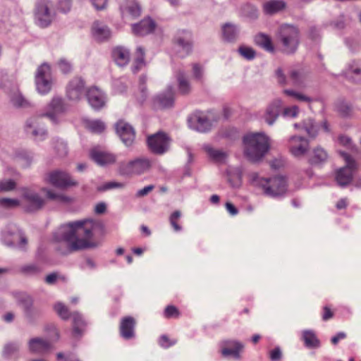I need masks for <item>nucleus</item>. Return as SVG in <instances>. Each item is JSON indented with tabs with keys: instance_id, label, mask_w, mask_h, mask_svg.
<instances>
[{
	"instance_id": "nucleus-1",
	"label": "nucleus",
	"mask_w": 361,
	"mask_h": 361,
	"mask_svg": "<svg viewBox=\"0 0 361 361\" xmlns=\"http://www.w3.org/2000/svg\"><path fill=\"white\" fill-rule=\"evenodd\" d=\"M99 223L93 219H83L62 225L55 234L57 242H64L70 252L95 247L93 232Z\"/></svg>"
},
{
	"instance_id": "nucleus-2",
	"label": "nucleus",
	"mask_w": 361,
	"mask_h": 361,
	"mask_svg": "<svg viewBox=\"0 0 361 361\" xmlns=\"http://www.w3.org/2000/svg\"><path fill=\"white\" fill-rule=\"evenodd\" d=\"M244 154L252 162L261 160L269 149V142L267 136L262 133H250L243 139Z\"/></svg>"
},
{
	"instance_id": "nucleus-3",
	"label": "nucleus",
	"mask_w": 361,
	"mask_h": 361,
	"mask_svg": "<svg viewBox=\"0 0 361 361\" xmlns=\"http://www.w3.org/2000/svg\"><path fill=\"white\" fill-rule=\"evenodd\" d=\"M248 177L252 185L262 188L268 196L283 195L287 191V180L284 176H276L264 178L259 177L257 173L252 172Z\"/></svg>"
},
{
	"instance_id": "nucleus-4",
	"label": "nucleus",
	"mask_w": 361,
	"mask_h": 361,
	"mask_svg": "<svg viewBox=\"0 0 361 361\" xmlns=\"http://www.w3.org/2000/svg\"><path fill=\"white\" fill-rule=\"evenodd\" d=\"M278 40L281 44L283 53L286 54H294L300 44L298 29L293 25H282L278 34Z\"/></svg>"
},
{
	"instance_id": "nucleus-5",
	"label": "nucleus",
	"mask_w": 361,
	"mask_h": 361,
	"mask_svg": "<svg viewBox=\"0 0 361 361\" xmlns=\"http://www.w3.org/2000/svg\"><path fill=\"white\" fill-rule=\"evenodd\" d=\"M175 54L180 58H185L192 51L193 39L192 33L186 30H178L172 39Z\"/></svg>"
},
{
	"instance_id": "nucleus-6",
	"label": "nucleus",
	"mask_w": 361,
	"mask_h": 361,
	"mask_svg": "<svg viewBox=\"0 0 361 361\" xmlns=\"http://www.w3.org/2000/svg\"><path fill=\"white\" fill-rule=\"evenodd\" d=\"M172 138L164 131L159 130L147 136V145L149 151L157 155H161L167 152L171 146Z\"/></svg>"
},
{
	"instance_id": "nucleus-7",
	"label": "nucleus",
	"mask_w": 361,
	"mask_h": 361,
	"mask_svg": "<svg viewBox=\"0 0 361 361\" xmlns=\"http://www.w3.org/2000/svg\"><path fill=\"white\" fill-rule=\"evenodd\" d=\"M36 90L40 94L50 92L54 82L51 68L47 63H42L37 69L35 75Z\"/></svg>"
},
{
	"instance_id": "nucleus-8",
	"label": "nucleus",
	"mask_w": 361,
	"mask_h": 361,
	"mask_svg": "<svg viewBox=\"0 0 361 361\" xmlns=\"http://www.w3.org/2000/svg\"><path fill=\"white\" fill-rule=\"evenodd\" d=\"M152 166V161L149 159L147 157L136 158L128 163L121 164L118 171L122 176H138L149 171Z\"/></svg>"
},
{
	"instance_id": "nucleus-9",
	"label": "nucleus",
	"mask_w": 361,
	"mask_h": 361,
	"mask_svg": "<svg viewBox=\"0 0 361 361\" xmlns=\"http://www.w3.org/2000/svg\"><path fill=\"white\" fill-rule=\"evenodd\" d=\"M52 3L50 0H36L35 4L34 17L35 23L42 28L49 27L54 18L51 8Z\"/></svg>"
},
{
	"instance_id": "nucleus-10",
	"label": "nucleus",
	"mask_w": 361,
	"mask_h": 361,
	"mask_svg": "<svg viewBox=\"0 0 361 361\" xmlns=\"http://www.w3.org/2000/svg\"><path fill=\"white\" fill-rule=\"evenodd\" d=\"M344 159L346 166L338 169L336 171L335 180L341 187L348 185L353 179V173L357 167L355 159L348 153L341 152Z\"/></svg>"
},
{
	"instance_id": "nucleus-11",
	"label": "nucleus",
	"mask_w": 361,
	"mask_h": 361,
	"mask_svg": "<svg viewBox=\"0 0 361 361\" xmlns=\"http://www.w3.org/2000/svg\"><path fill=\"white\" fill-rule=\"evenodd\" d=\"M46 181L61 190H67L78 185V182L70 173L61 170H54L48 173Z\"/></svg>"
},
{
	"instance_id": "nucleus-12",
	"label": "nucleus",
	"mask_w": 361,
	"mask_h": 361,
	"mask_svg": "<svg viewBox=\"0 0 361 361\" xmlns=\"http://www.w3.org/2000/svg\"><path fill=\"white\" fill-rule=\"evenodd\" d=\"M175 105V91L169 86L162 92L156 94L151 100V107L154 111H163L171 109Z\"/></svg>"
},
{
	"instance_id": "nucleus-13",
	"label": "nucleus",
	"mask_w": 361,
	"mask_h": 361,
	"mask_svg": "<svg viewBox=\"0 0 361 361\" xmlns=\"http://www.w3.org/2000/svg\"><path fill=\"white\" fill-rule=\"evenodd\" d=\"M244 345L239 341L226 339L219 343V353L223 357H232L235 360L241 359Z\"/></svg>"
},
{
	"instance_id": "nucleus-14",
	"label": "nucleus",
	"mask_w": 361,
	"mask_h": 361,
	"mask_svg": "<svg viewBox=\"0 0 361 361\" xmlns=\"http://www.w3.org/2000/svg\"><path fill=\"white\" fill-rule=\"evenodd\" d=\"M85 92V82L81 77H74L67 84L66 95L70 101H80Z\"/></svg>"
},
{
	"instance_id": "nucleus-15",
	"label": "nucleus",
	"mask_w": 361,
	"mask_h": 361,
	"mask_svg": "<svg viewBox=\"0 0 361 361\" xmlns=\"http://www.w3.org/2000/svg\"><path fill=\"white\" fill-rule=\"evenodd\" d=\"M276 76L278 82L281 85L291 84L294 86H300L304 80L305 74L302 68H293L289 71V76L287 79L281 68L276 71Z\"/></svg>"
},
{
	"instance_id": "nucleus-16",
	"label": "nucleus",
	"mask_w": 361,
	"mask_h": 361,
	"mask_svg": "<svg viewBox=\"0 0 361 361\" xmlns=\"http://www.w3.org/2000/svg\"><path fill=\"white\" fill-rule=\"evenodd\" d=\"M44 111L41 116L48 117L52 121L56 122L58 116L66 112V105L61 97L55 96L47 105Z\"/></svg>"
},
{
	"instance_id": "nucleus-17",
	"label": "nucleus",
	"mask_w": 361,
	"mask_h": 361,
	"mask_svg": "<svg viewBox=\"0 0 361 361\" xmlns=\"http://www.w3.org/2000/svg\"><path fill=\"white\" fill-rule=\"evenodd\" d=\"M23 199L25 202V210L29 212L37 211L45 204V200L38 193L28 189H22Z\"/></svg>"
},
{
	"instance_id": "nucleus-18",
	"label": "nucleus",
	"mask_w": 361,
	"mask_h": 361,
	"mask_svg": "<svg viewBox=\"0 0 361 361\" xmlns=\"http://www.w3.org/2000/svg\"><path fill=\"white\" fill-rule=\"evenodd\" d=\"M115 129L117 135L126 146L133 145L135 139V132L130 124L124 120H119L115 124Z\"/></svg>"
},
{
	"instance_id": "nucleus-19",
	"label": "nucleus",
	"mask_w": 361,
	"mask_h": 361,
	"mask_svg": "<svg viewBox=\"0 0 361 361\" xmlns=\"http://www.w3.org/2000/svg\"><path fill=\"white\" fill-rule=\"evenodd\" d=\"M288 148L294 157H302L309 150V140L302 136H291L288 141Z\"/></svg>"
},
{
	"instance_id": "nucleus-20",
	"label": "nucleus",
	"mask_w": 361,
	"mask_h": 361,
	"mask_svg": "<svg viewBox=\"0 0 361 361\" xmlns=\"http://www.w3.org/2000/svg\"><path fill=\"white\" fill-rule=\"evenodd\" d=\"M90 157L100 166L112 164L116 161V154L99 146L94 147L90 150Z\"/></svg>"
},
{
	"instance_id": "nucleus-21",
	"label": "nucleus",
	"mask_w": 361,
	"mask_h": 361,
	"mask_svg": "<svg viewBox=\"0 0 361 361\" xmlns=\"http://www.w3.org/2000/svg\"><path fill=\"white\" fill-rule=\"evenodd\" d=\"M157 27L155 21L149 16L145 17L137 23L132 24L133 33L136 36L144 37L153 33Z\"/></svg>"
},
{
	"instance_id": "nucleus-22",
	"label": "nucleus",
	"mask_w": 361,
	"mask_h": 361,
	"mask_svg": "<svg viewBox=\"0 0 361 361\" xmlns=\"http://www.w3.org/2000/svg\"><path fill=\"white\" fill-rule=\"evenodd\" d=\"M89 104L95 110H99L105 105V96L104 92L95 86L89 87L85 92Z\"/></svg>"
},
{
	"instance_id": "nucleus-23",
	"label": "nucleus",
	"mask_w": 361,
	"mask_h": 361,
	"mask_svg": "<svg viewBox=\"0 0 361 361\" xmlns=\"http://www.w3.org/2000/svg\"><path fill=\"white\" fill-rule=\"evenodd\" d=\"M119 11L122 18L130 16L138 18L142 14V6L137 0H125L119 6Z\"/></svg>"
},
{
	"instance_id": "nucleus-24",
	"label": "nucleus",
	"mask_w": 361,
	"mask_h": 361,
	"mask_svg": "<svg viewBox=\"0 0 361 361\" xmlns=\"http://www.w3.org/2000/svg\"><path fill=\"white\" fill-rule=\"evenodd\" d=\"M136 321L131 316H126L121 319L119 325V332L121 336L125 339H130L135 336V326Z\"/></svg>"
},
{
	"instance_id": "nucleus-25",
	"label": "nucleus",
	"mask_w": 361,
	"mask_h": 361,
	"mask_svg": "<svg viewBox=\"0 0 361 361\" xmlns=\"http://www.w3.org/2000/svg\"><path fill=\"white\" fill-rule=\"evenodd\" d=\"M113 61L119 66H126L130 62V51L127 48L118 46L114 47L111 52Z\"/></svg>"
},
{
	"instance_id": "nucleus-26",
	"label": "nucleus",
	"mask_w": 361,
	"mask_h": 361,
	"mask_svg": "<svg viewBox=\"0 0 361 361\" xmlns=\"http://www.w3.org/2000/svg\"><path fill=\"white\" fill-rule=\"evenodd\" d=\"M283 102L280 99L272 101L267 107L264 118L269 125H272L281 111Z\"/></svg>"
},
{
	"instance_id": "nucleus-27",
	"label": "nucleus",
	"mask_w": 361,
	"mask_h": 361,
	"mask_svg": "<svg viewBox=\"0 0 361 361\" xmlns=\"http://www.w3.org/2000/svg\"><path fill=\"white\" fill-rule=\"evenodd\" d=\"M255 45L269 53L275 51V47L271 37L264 33H257L254 37Z\"/></svg>"
},
{
	"instance_id": "nucleus-28",
	"label": "nucleus",
	"mask_w": 361,
	"mask_h": 361,
	"mask_svg": "<svg viewBox=\"0 0 361 361\" xmlns=\"http://www.w3.org/2000/svg\"><path fill=\"white\" fill-rule=\"evenodd\" d=\"M146 64L145 49L142 46H139L135 51L134 60L131 66V71L134 74H136L143 68Z\"/></svg>"
},
{
	"instance_id": "nucleus-29",
	"label": "nucleus",
	"mask_w": 361,
	"mask_h": 361,
	"mask_svg": "<svg viewBox=\"0 0 361 361\" xmlns=\"http://www.w3.org/2000/svg\"><path fill=\"white\" fill-rule=\"evenodd\" d=\"M176 78L177 80L178 94L183 96L190 94L192 86L185 73L183 71H178L176 73Z\"/></svg>"
},
{
	"instance_id": "nucleus-30",
	"label": "nucleus",
	"mask_w": 361,
	"mask_h": 361,
	"mask_svg": "<svg viewBox=\"0 0 361 361\" xmlns=\"http://www.w3.org/2000/svg\"><path fill=\"white\" fill-rule=\"evenodd\" d=\"M30 350L35 353H44L48 352L51 348V343L42 338H35L29 342Z\"/></svg>"
},
{
	"instance_id": "nucleus-31",
	"label": "nucleus",
	"mask_w": 361,
	"mask_h": 361,
	"mask_svg": "<svg viewBox=\"0 0 361 361\" xmlns=\"http://www.w3.org/2000/svg\"><path fill=\"white\" fill-rule=\"evenodd\" d=\"M92 34L96 40L103 42L110 37L111 32L107 26L101 25L96 21L92 25Z\"/></svg>"
},
{
	"instance_id": "nucleus-32",
	"label": "nucleus",
	"mask_w": 361,
	"mask_h": 361,
	"mask_svg": "<svg viewBox=\"0 0 361 361\" xmlns=\"http://www.w3.org/2000/svg\"><path fill=\"white\" fill-rule=\"evenodd\" d=\"M18 304L22 306L26 314L30 315L34 304V300L30 295L21 293L16 295Z\"/></svg>"
},
{
	"instance_id": "nucleus-33",
	"label": "nucleus",
	"mask_w": 361,
	"mask_h": 361,
	"mask_svg": "<svg viewBox=\"0 0 361 361\" xmlns=\"http://www.w3.org/2000/svg\"><path fill=\"white\" fill-rule=\"evenodd\" d=\"M73 319V334L75 336H79L82 334L85 331L86 323L82 316L78 312H72Z\"/></svg>"
},
{
	"instance_id": "nucleus-34",
	"label": "nucleus",
	"mask_w": 361,
	"mask_h": 361,
	"mask_svg": "<svg viewBox=\"0 0 361 361\" xmlns=\"http://www.w3.org/2000/svg\"><path fill=\"white\" fill-rule=\"evenodd\" d=\"M286 4L282 0H271L266 2L263 6L265 13L273 15L285 9Z\"/></svg>"
},
{
	"instance_id": "nucleus-35",
	"label": "nucleus",
	"mask_w": 361,
	"mask_h": 361,
	"mask_svg": "<svg viewBox=\"0 0 361 361\" xmlns=\"http://www.w3.org/2000/svg\"><path fill=\"white\" fill-rule=\"evenodd\" d=\"M204 150L207 154L209 157L214 162L220 163L224 161L226 157V152L213 148L209 145H206L203 147Z\"/></svg>"
},
{
	"instance_id": "nucleus-36",
	"label": "nucleus",
	"mask_w": 361,
	"mask_h": 361,
	"mask_svg": "<svg viewBox=\"0 0 361 361\" xmlns=\"http://www.w3.org/2000/svg\"><path fill=\"white\" fill-rule=\"evenodd\" d=\"M191 121L196 123V128L199 131L204 132L210 128L209 120L201 113L194 114L191 117Z\"/></svg>"
},
{
	"instance_id": "nucleus-37",
	"label": "nucleus",
	"mask_w": 361,
	"mask_h": 361,
	"mask_svg": "<svg viewBox=\"0 0 361 361\" xmlns=\"http://www.w3.org/2000/svg\"><path fill=\"white\" fill-rule=\"evenodd\" d=\"M302 337L307 348H316L319 347L320 341L314 331L310 330L304 331Z\"/></svg>"
},
{
	"instance_id": "nucleus-38",
	"label": "nucleus",
	"mask_w": 361,
	"mask_h": 361,
	"mask_svg": "<svg viewBox=\"0 0 361 361\" xmlns=\"http://www.w3.org/2000/svg\"><path fill=\"white\" fill-rule=\"evenodd\" d=\"M345 74L346 77L353 78L355 82H361V64L357 61H353L349 64Z\"/></svg>"
},
{
	"instance_id": "nucleus-39",
	"label": "nucleus",
	"mask_w": 361,
	"mask_h": 361,
	"mask_svg": "<svg viewBox=\"0 0 361 361\" xmlns=\"http://www.w3.org/2000/svg\"><path fill=\"white\" fill-rule=\"evenodd\" d=\"M35 124L36 122L33 118L28 119L25 126V130L27 133H31V135L35 138H37L38 137L43 138L46 136L47 131L42 128L35 129Z\"/></svg>"
},
{
	"instance_id": "nucleus-40",
	"label": "nucleus",
	"mask_w": 361,
	"mask_h": 361,
	"mask_svg": "<svg viewBox=\"0 0 361 361\" xmlns=\"http://www.w3.org/2000/svg\"><path fill=\"white\" fill-rule=\"evenodd\" d=\"M222 37L225 41L233 42L237 37V30L235 25L226 23L222 26Z\"/></svg>"
},
{
	"instance_id": "nucleus-41",
	"label": "nucleus",
	"mask_w": 361,
	"mask_h": 361,
	"mask_svg": "<svg viewBox=\"0 0 361 361\" xmlns=\"http://www.w3.org/2000/svg\"><path fill=\"white\" fill-rule=\"evenodd\" d=\"M181 212L179 210L173 212L169 216V223L176 232H180L182 231L183 227L181 226Z\"/></svg>"
},
{
	"instance_id": "nucleus-42",
	"label": "nucleus",
	"mask_w": 361,
	"mask_h": 361,
	"mask_svg": "<svg viewBox=\"0 0 361 361\" xmlns=\"http://www.w3.org/2000/svg\"><path fill=\"white\" fill-rule=\"evenodd\" d=\"M327 158L326 152L324 149L317 147L313 149L310 161L312 164H319L325 161Z\"/></svg>"
},
{
	"instance_id": "nucleus-43",
	"label": "nucleus",
	"mask_w": 361,
	"mask_h": 361,
	"mask_svg": "<svg viewBox=\"0 0 361 361\" xmlns=\"http://www.w3.org/2000/svg\"><path fill=\"white\" fill-rule=\"evenodd\" d=\"M192 75L193 79L200 83H203L204 81V67L199 63H192Z\"/></svg>"
},
{
	"instance_id": "nucleus-44",
	"label": "nucleus",
	"mask_w": 361,
	"mask_h": 361,
	"mask_svg": "<svg viewBox=\"0 0 361 361\" xmlns=\"http://www.w3.org/2000/svg\"><path fill=\"white\" fill-rule=\"evenodd\" d=\"M54 309L57 314L63 320H68L72 317V313L70 312L68 307L61 302L56 303Z\"/></svg>"
},
{
	"instance_id": "nucleus-45",
	"label": "nucleus",
	"mask_w": 361,
	"mask_h": 361,
	"mask_svg": "<svg viewBox=\"0 0 361 361\" xmlns=\"http://www.w3.org/2000/svg\"><path fill=\"white\" fill-rule=\"evenodd\" d=\"M42 190L46 192L47 197L49 200H59L65 203H69L72 201L71 197L64 195L56 193L51 190L43 188Z\"/></svg>"
},
{
	"instance_id": "nucleus-46",
	"label": "nucleus",
	"mask_w": 361,
	"mask_h": 361,
	"mask_svg": "<svg viewBox=\"0 0 361 361\" xmlns=\"http://www.w3.org/2000/svg\"><path fill=\"white\" fill-rule=\"evenodd\" d=\"M181 315V312L179 309L173 305H167L163 312V316L164 318L170 319H178Z\"/></svg>"
},
{
	"instance_id": "nucleus-47",
	"label": "nucleus",
	"mask_w": 361,
	"mask_h": 361,
	"mask_svg": "<svg viewBox=\"0 0 361 361\" xmlns=\"http://www.w3.org/2000/svg\"><path fill=\"white\" fill-rule=\"evenodd\" d=\"M87 128L93 133H102L104 131L106 126L104 122L96 120L91 121L87 123Z\"/></svg>"
},
{
	"instance_id": "nucleus-48",
	"label": "nucleus",
	"mask_w": 361,
	"mask_h": 361,
	"mask_svg": "<svg viewBox=\"0 0 361 361\" xmlns=\"http://www.w3.org/2000/svg\"><path fill=\"white\" fill-rule=\"evenodd\" d=\"M238 51L240 56L247 60H252L256 56L255 50L246 45H240L238 47Z\"/></svg>"
},
{
	"instance_id": "nucleus-49",
	"label": "nucleus",
	"mask_w": 361,
	"mask_h": 361,
	"mask_svg": "<svg viewBox=\"0 0 361 361\" xmlns=\"http://www.w3.org/2000/svg\"><path fill=\"white\" fill-rule=\"evenodd\" d=\"M20 205V201L17 199L0 198V206L4 208H14Z\"/></svg>"
},
{
	"instance_id": "nucleus-50",
	"label": "nucleus",
	"mask_w": 361,
	"mask_h": 361,
	"mask_svg": "<svg viewBox=\"0 0 361 361\" xmlns=\"http://www.w3.org/2000/svg\"><path fill=\"white\" fill-rule=\"evenodd\" d=\"M16 187V183L12 179L0 181V192L11 191Z\"/></svg>"
},
{
	"instance_id": "nucleus-51",
	"label": "nucleus",
	"mask_w": 361,
	"mask_h": 361,
	"mask_svg": "<svg viewBox=\"0 0 361 361\" xmlns=\"http://www.w3.org/2000/svg\"><path fill=\"white\" fill-rule=\"evenodd\" d=\"M125 186V184L123 183L111 181L104 183L103 185L99 187L97 190L99 192H104L108 190H111L113 188H122Z\"/></svg>"
},
{
	"instance_id": "nucleus-52",
	"label": "nucleus",
	"mask_w": 361,
	"mask_h": 361,
	"mask_svg": "<svg viewBox=\"0 0 361 361\" xmlns=\"http://www.w3.org/2000/svg\"><path fill=\"white\" fill-rule=\"evenodd\" d=\"M283 93L288 96L292 97L298 101L310 102L311 99L301 93L291 90H284Z\"/></svg>"
},
{
	"instance_id": "nucleus-53",
	"label": "nucleus",
	"mask_w": 361,
	"mask_h": 361,
	"mask_svg": "<svg viewBox=\"0 0 361 361\" xmlns=\"http://www.w3.org/2000/svg\"><path fill=\"white\" fill-rule=\"evenodd\" d=\"M20 271L25 274L32 275L40 272V268L36 264H27L20 268Z\"/></svg>"
},
{
	"instance_id": "nucleus-54",
	"label": "nucleus",
	"mask_w": 361,
	"mask_h": 361,
	"mask_svg": "<svg viewBox=\"0 0 361 361\" xmlns=\"http://www.w3.org/2000/svg\"><path fill=\"white\" fill-rule=\"evenodd\" d=\"M159 344L164 348H168L172 345H173L176 341L174 339H171L167 335H161L159 338Z\"/></svg>"
},
{
	"instance_id": "nucleus-55",
	"label": "nucleus",
	"mask_w": 361,
	"mask_h": 361,
	"mask_svg": "<svg viewBox=\"0 0 361 361\" xmlns=\"http://www.w3.org/2000/svg\"><path fill=\"white\" fill-rule=\"evenodd\" d=\"M11 101L14 106L18 107H25L29 105V102L20 94H16L14 97H13Z\"/></svg>"
},
{
	"instance_id": "nucleus-56",
	"label": "nucleus",
	"mask_w": 361,
	"mask_h": 361,
	"mask_svg": "<svg viewBox=\"0 0 361 361\" xmlns=\"http://www.w3.org/2000/svg\"><path fill=\"white\" fill-rule=\"evenodd\" d=\"M59 279L61 281L65 282L66 281V278L64 276L59 275L56 272L51 273L48 274L45 278V282L48 284H54L56 283V280Z\"/></svg>"
},
{
	"instance_id": "nucleus-57",
	"label": "nucleus",
	"mask_w": 361,
	"mask_h": 361,
	"mask_svg": "<svg viewBox=\"0 0 361 361\" xmlns=\"http://www.w3.org/2000/svg\"><path fill=\"white\" fill-rule=\"evenodd\" d=\"M57 64L60 71L64 74H68L72 71V65L66 59L59 60Z\"/></svg>"
},
{
	"instance_id": "nucleus-58",
	"label": "nucleus",
	"mask_w": 361,
	"mask_h": 361,
	"mask_svg": "<svg viewBox=\"0 0 361 361\" xmlns=\"http://www.w3.org/2000/svg\"><path fill=\"white\" fill-rule=\"evenodd\" d=\"M334 316V312L329 305H325L322 308V318L324 321H327Z\"/></svg>"
},
{
	"instance_id": "nucleus-59",
	"label": "nucleus",
	"mask_w": 361,
	"mask_h": 361,
	"mask_svg": "<svg viewBox=\"0 0 361 361\" xmlns=\"http://www.w3.org/2000/svg\"><path fill=\"white\" fill-rule=\"evenodd\" d=\"M298 107L296 106L286 107L283 110V116H290V117H296L298 114Z\"/></svg>"
},
{
	"instance_id": "nucleus-60",
	"label": "nucleus",
	"mask_w": 361,
	"mask_h": 361,
	"mask_svg": "<svg viewBox=\"0 0 361 361\" xmlns=\"http://www.w3.org/2000/svg\"><path fill=\"white\" fill-rule=\"evenodd\" d=\"M71 0H60L59 3V10L62 13H67L71 10Z\"/></svg>"
},
{
	"instance_id": "nucleus-61",
	"label": "nucleus",
	"mask_w": 361,
	"mask_h": 361,
	"mask_svg": "<svg viewBox=\"0 0 361 361\" xmlns=\"http://www.w3.org/2000/svg\"><path fill=\"white\" fill-rule=\"evenodd\" d=\"M281 356V351L278 347L269 351V358L271 361H280Z\"/></svg>"
},
{
	"instance_id": "nucleus-62",
	"label": "nucleus",
	"mask_w": 361,
	"mask_h": 361,
	"mask_svg": "<svg viewBox=\"0 0 361 361\" xmlns=\"http://www.w3.org/2000/svg\"><path fill=\"white\" fill-rule=\"evenodd\" d=\"M154 186L153 185H149L145 186L141 190H139L136 193L137 197H141L147 195L149 192L153 190Z\"/></svg>"
},
{
	"instance_id": "nucleus-63",
	"label": "nucleus",
	"mask_w": 361,
	"mask_h": 361,
	"mask_svg": "<svg viewBox=\"0 0 361 361\" xmlns=\"http://www.w3.org/2000/svg\"><path fill=\"white\" fill-rule=\"evenodd\" d=\"M338 140L340 145L346 147H350L352 145V141L351 139L346 136V135H340L338 137Z\"/></svg>"
},
{
	"instance_id": "nucleus-64",
	"label": "nucleus",
	"mask_w": 361,
	"mask_h": 361,
	"mask_svg": "<svg viewBox=\"0 0 361 361\" xmlns=\"http://www.w3.org/2000/svg\"><path fill=\"white\" fill-rule=\"evenodd\" d=\"M97 10H103L107 6L108 0H91Z\"/></svg>"
}]
</instances>
